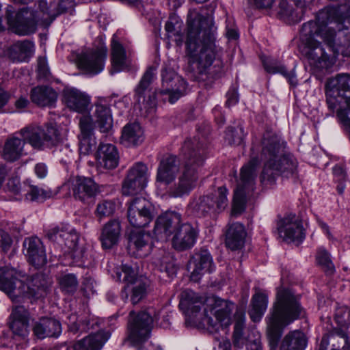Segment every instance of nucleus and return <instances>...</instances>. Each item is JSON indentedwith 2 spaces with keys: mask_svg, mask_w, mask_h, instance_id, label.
<instances>
[{
  "mask_svg": "<svg viewBox=\"0 0 350 350\" xmlns=\"http://www.w3.org/2000/svg\"><path fill=\"white\" fill-rule=\"evenodd\" d=\"M215 32L211 16L196 14L188 17L185 40L187 72L195 81H208L205 85H211L219 77L223 68L221 62L211 68L217 54Z\"/></svg>",
  "mask_w": 350,
  "mask_h": 350,
  "instance_id": "nucleus-1",
  "label": "nucleus"
},
{
  "mask_svg": "<svg viewBox=\"0 0 350 350\" xmlns=\"http://www.w3.org/2000/svg\"><path fill=\"white\" fill-rule=\"evenodd\" d=\"M35 336L40 339L46 337H57L62 332L60 323L51 318H42L33 327Z\"/></svg>",
  "mask_w": 350,
  "mask_h": 350,
  "instance_id": "nucleus-29",
  "label": "nucleus"
},
{
  "mask_svg": "<svg viewBox=\"0 0 350 350\" xmlns=\"http://www.w3.org/2000/svg\"><path fill=\"white\" fill-rule=\"evenodd\" d=\"M257 164L258 160L252 159L241 169L240 180L234 191L233 198L232 213L234 215L241 214L245 209V194L246 190H254L256 166Z\"/></svg>",
  "mask_w": 350,
  "mask_h": 350,
  "instance_id": "nucleus-9",
  "label": "nucleus"
},
{
  "mask_svg": "<svg viewBox=\"0 0 350 350\" xmlns=\"http://www.w3.org/2000/svg\"><path fill=\"white\" fill-rule=\"evenodd\" d=\"M46 237L53 241H56L59 238L65 240L66 242L76 241L79 240L77 233L68 232L59 229L58 227H54L46 232Z\"/></svg>",
  "mask_w": 350,
  "mask_h": 350,
  "instance_id": "nucleus-48",
  "label": "nucleus"
},
{
  "mask_svg": "<svg viewBox=\"0 0 350 350\" xmlns=\"http://www.w3.org/2000/svg\"><path fill=\"white\" fill-rule=\"evenodd\" d=\"M37 72L40 78H47L49 75L50 72L45 57H40L38 58Z\"/></svg>",
  "mask_w": 350,
  "mask_h": 350,
  "instance_id": "nucleus-61",
  "label": "nucleus"
},
{
  "mask_svg": "<svg viewBox=\"0 0 350 350\" xmlns=\"http://www.w3.org/2000/svg\"><path fill=\"white\" fill-rule=\"evenodd\" d=\"M261 146V159L265 161L260 174L263 187H271L279 176L296 177L298 163L291 154L286 151V142L275 133L267 131L263 134Z\"/></svg>",
  "mask_w": 350,
  "mask_h": 350,
  "instance_id": "nucleus-2",
  "label": "nucleus"
},
{
  "mask_svg": "<svg viewBox=\"0 0 350 350\" xmlns=\"http://www.w3.org/2000/svg\"><path fill=\"white\" fill-rule=\"evenodd\" d=\"M131 65L125 48L114 34L111 44V74L125 70L129 68Z\"/></svg>",
  "mask_w": 350,
  "mask_h": 350,
  "instance_id": "nucleus-23",
  "label": "nucleus"
},
{
  "mask_svg": "<svg viewBox=\"0 0 350 350\" xmlns=\"http://www.w3.org/2000/svg\"><path fill=\"white\" fill-rule=\"evenodd\" d=\"M147 285L144 282H139L133 288L131 301L133 304L139 302L146 295Z\"/></svg>",
  "mask_w": 350,
  "mask_h": 350,
  "instance_id": "nucleus-57",
  "label": "nucleus"
},
{
  "mask_svg": "<svg viewBox=\"0 0 350 350\" xmlns=\"http://www.w3.org/2000/svg\"><path fill=\"white\" fill-rule=\"evenodd\" d=\"M31 100L40 107L52 106L57 100L56 91L48 85H38L30 92Z\"/></svg>",
  "mask_w": 350,
  "mask_h": 350,
  "instance_id": "nucleus-28",
  "label": "nucleus"
},
{
  "mask_svg": "<svg viewBox=\"0 0 350 350\" xmlns=\"http://www.w3.org/2000/svg\"><path fill=\"white\" fill-rule=\"evenodd\" d=\"M246 350H262L260 333L256 329L247 331V338L245 344Z\"/></svg>",
  "mask_w": 350,
  "mask_h": 350,
  "instance_id": "nucleus-52",
  "label": "nucleus"
},
{
  "mask_svg": "<svg viewBox=\"0 0 350 350\" xmlns=\"http://www.w3.org/2000/svg\"><path fill=\"white\" fill-rule=\"evenodd\" d=\"M121 239V227L118 220L111 221V247L116 245Z\"/></svg>",
  "mask_w": 350,
  "mask_h": 350,
  "instance_id": "nucleus-58",
  "label": "nucleus"
},
{
  "mask_svg": "<svg viewBox=\"0 0 350 350\" xmlns=\"http://www.w3.org/2000/svg\"><path fill=\"white\" fill-rule=\"evenodd\" d=\"M268 304L267 296L262 293L257 292L252 297L251 308L249 310V315L254 322H258L262 319L267 310Z\"/></svg>",
  "mask_w": 350,
  "mask_h": 350,
  "instance_id": "nucleus-39",
  "label": "nucleus"
},
{
  "mask_svg": "<svg viewBox=\"0 0 350 350\" xmlns=\"http://www.w3.org/2000/svg\"><path fill=\"white\" fill-rule=\"evenodd\" d=\"M329 336L332 345L331 350H350V338L345 329L334 328Z\"/></svg>",
  "mask_w": 350,
  "mask_h": 350,
  "instance_id": "nucleus-43",
  "label": "nucleus"
},
{
  "mask_svg": "<svg viewBox=\"0 0 350 350\" xmlns=\"http://www.w3.org/2000/svg\"><path fill=\"white\" fill-rule=\"evenodd\" d=\"M161 94L169 95V102L172 104L178 100L185 93L187 82L174 71L164 69L162 70Z\"/></svg>",
  "mask_w": 350,
  "mask_h": 350,
  "instance_id": "nucleus-17",
  "label": "nucleus"
},
{
  "mask_svg": "<svg viewBox=\"0 0 350 350\" xmlns=\"http://www.w3.org/2000/svg\"><path fill=\"white\" fill-rule=\"evenodd\" d=\"M317 262L322 267L327 274H333L335 267L331 260L329 253L324 248H319L317 253Z\"/></svg>",
  "mask_w": 350,
  "mask_h": 350,
  "instance_id": "nucleus-49",
  "label": "nucleus"
},
{
  "mask_svg": "<svg viewBox=\"0 0 350 350\" xmlns=\"http://www.w3.org/2000/svg\"><path fill=\"white\" fill-rule=\"evenodd\" d=\"M234 306L230 301L215 299L209 311L204 309V323L211 331H217L220 327L228 326L231 323L230 315Z\"/></svg>",
  "mask_w": 350,
  "mask_h": 350,
  "instance_id": "nucleus-11",
  "label": "nucleus"
},
{
  "mask_svg": "<svg viewBox=\"0 0 350 350\" xmlns=\"http://www.w3.org/2000/svg\"><path fill=\"white\" fill-rule=\"evenodd\" d=\"M58 283L61 291L67 294H73L78 288V280L73 273H66L59 277Z\"/></svg>",
  "mask_w": 350,
  "mask_h": 350,
  "instance_id": "nucleus-46",
  "label": "nucleus"
},
{
  "mask_svg": "<svg viewBox=\"0 0 350 350\" xmlns=\"http://www.w3.org/2000/svg\"><path fill=\"white\" fill-rule=\"evenodd\" d=\"M245 315L241 309L237 310L234 314V326L232 334V342L235 347L243 348L247 338V333L243 332L245 328Z\"/></svg>",
  "mask_w": 350,
  "mask_h": 350,
  "instance_id": "nucleus-36",
  "label": "nucleus"
},
{
  "mask_svg": "<svg viewBox=\"0 0 350 350\" xmlns=\"http://www.w3.org/2000/svg\"><path fill=\"white\" fill-rule=\"evenodd\" d=\"M245 137L243 128L239 126L237 128L229 126L226 132V140L231 145H240Z\"/></svg>",
  "mask_w": 350,
  "mask_h": 350,
  "instance_id": "nucleus-51",
  "label": "nucleus"
},
{
  "mask_svg": "<svg viewBox=\"0 0 350 350\" xmlns=\"http://www.w3.org/2000/svg\"><path fill=\"white\" fill-rule=\"evenodd\" d=\"M179 168L180 161L176 156L169 155L163 158L157 169V181L165 185L172 183L175 180Z\"/></svg>",
  "mask_w": 350,
  "mask_h": 350,
  "instance_id": "nucleus-24",
  "label": "nucleus"
},
{
  "mask_svg": "<svg viewBox=\"0 0 350 350\" xmlns=\"http://www.w3.org/2000/svg\"><path fill=\"white\" fill-rule=\"evenodd\" d=\"M188 266L191 269L190 278L195 282H199L205 273H211L215 268L210 252L202 249L192 256Z\"/></svg>",
  "mask_w": 350,
  "mask_h": 350,
  "instance_id": "nucleus-20",
  "label": "nucleus"
},
{
  "mask_svg": "<svg viewBox=\"0 0 350 350\" xmlns=\"http://www.w3.org/2000/svg\"><path fill=\"white\" fill-rule=\"evenodd\" d=\"M50 282L41 273L34 275L27 284L18 278L14 269L0 267V290L4 291L13 301L21 296L35 297H44Z\"/></svg>",
  "mask_w": 350,
  "mask_h": 350,
  "instance_id": "nucleus-8",
  "label": "nucleus"
},
{
  "mask_svg": "<svg viewBox=\"0 0 350 350\" xmlns=\"http://www.w3.org/2000/svg\"><path fill=\"white\" fill-rule=\"evenodd\" d=\"M198 236V230L190 223L185 222L171 238L172 245L178 251L189 250L195 245Z\"/></svg>",
  "mask_w": 350,
  "mask_h": 350,
  "instance_id": "nucleus-22",
  "label": "nucleus"
},
{
  "mask_svg": "<svg viewBox=\"0 0 350 350\" xmlns=\"http://www.w3.org/2000/svg\"><path fill=\"white\" fill-rule=\"evenodd\" d=\"M184 223L180 213L167 211L157 217L154 232L157 236L167 239L172 237Z\"/></svg>",
  "mask_w": 350,
  "mask_h": 350,
  "instance_id": "nucleus-19",
  "label": "nucleus"
},
{
  "mask_svg": "<svg viewBox=\"0 0 350 350\" xmlns=\"http://www.w3.org/2000/svg\"><path fill=\"white\" fill-rule=\"evenodd\" d=\"M7 187L9 191L13 192L14 194L21 193L20 182L18 178H11L8 180Z\"/></svg>",
  "mask_w": 350,
  "mask_h": 350,
  "instance_id": "nucleus-64",
  "label": "nucleus"
},
{
  "mask_svg": "<svg viewBox=\"0 0 350 350\" xmlns=\"http://www.w3.org/2000/svg\"><path fill=\"white\" fill-rule=\"evenodd\" d=\"M279 237L287 243L301 242L305 238L304 230L301 221L295 215H288L277 223Z\"/></svg>",
  "mask_w": 350,
  "mask_h": 350,
  "instance_id": "nucleus-18",
  "label": "nucleus"
},
{
  "mask_svg": "<svg viewBox=\"0 0 350 350\" xmlns=\"http://www.w3.org/2000/svg\"><path fill=\"white\" fill-rule=\"evenodd\" d=\"M49 8L46 0H38V12L28 7L15 12L14 7L9 5L5 10L7 23L13 32L20 36L33 33L38 23L48 26L57 17L55 12Z\"/></svg>",
  "mask_w": 350,
  "mask_h": 350,
  "instance_id": "nucleus-7",
  "label": "nucleus"
},
{
  "mask_svg": "<svg viewBox=\"0 0 350 350\" xmlns=\"http://www.w3.org/2000/svg\"><path fill=\"white\" fill-rule=\"evenodd\" d=\"M335 320L340 328L347 329L350 324V308L345 306L336 308Z\"/></svg>",
  "mask_w": 350,
  "mask_h": 350,
  "instance_id": "nucleus-53",
  "label": "nucleus"
},
{
  "mask_svg": "<svg viewBox=\"0 0 350 350\" xmlns=\"http://www.w3.org/2000/svg\"><path fill=\"white\" fill-rule=\"evenodd\" d=\"M263 66L265 70L271 74L280 73L283 75L291 85L295 86L297 84L295 74L294 72H288L286 67L276 62L263 61Z\"/></svg>",
  "mask_w": 350,
  "mask_h": 350,
  "instance_id": "nucleus-44",
  "label": "nucleus"
},
{
  "mask_svg": "<svg viewBox=\"0 0 350 350\" xmlns=\"http://www.w3.org/2000/svg\"><path fill=\"white\" fill-rule=\"evenodd\" d=\"M78 240L76 241L66 242L65 244L72 250V258L77 262H83L86 258V249L84 246L78 245Z\"/></svg>",
  "mask_w": 350,
  "mask_h": 350,
  "instance_id": "nucleus-55",
  "label": "nucleus"
},
{
  "mask_svg": "<svg viewBox=\"0 0 350 350\" xmlns=\"http://www.w3.org/2000/svg\"><path fill=\"white\" fill-rule=\"evenodd\" d=\"M307 3L301 4L295 2L296 8L289 5L285 1H282L280 3V14L286 18L290 23H297L302 20L306 10Z\"/></svg>",
  "mask_w": 350,
  "mask_h": 350,
  "instance_id": "nucleus-37",
  "label": "nucleus"
},
{
  "mask_svg": "<svg viewBox=\"0 0 350 350\" xmlns=\"http://www.w3.org/2000/svg\"><path fill=\"white\" fill-rule=\"evenodd\" d=\"M18 133L22 139L12 136L5 142L2 157L7 161H15L24 154L25 142L34 148L41 150L56 146L59 140L58 130L53 123L46 124L42 127L30 125L22 129Z\"/></svg>",
  "mask_w": 350,
  "mask_h": 350,
  "instance_id": "nucleus-5",
  "label": "nucleus"
},
{
  "mask_svg": "<svg viewBox=\"0 0 350 350\" xmlns=\"http://www.w3.org/2000/svg\"><path fill=\"white\" fill-rule=\"evenodd\" d=\"M336 10L333 8L323 9L319 11L314 20H310L302 25L300 30V38L301 44L317 41L316 36H320L327 46L332 51L334 56L341 53L344 57H350V31L343 32V29L338 27V31L343 35V40L339 43H336V30L334 27L327 28L329 23L334 21V15ZM345 23L350 24V18L345 20Z\"/></svg>",
  "mask_w": 350,
  "mask_h": 350,
  "instance_id": "nucleus-3",
  "label": "nucleus"
},
{
  "mask_svg": "<svg viewBox=\"0 0 350 350\" xmlns=\"http://www.w3.org/2000/svg\"><path fill=\"white\" fill-rule=\"evenodd\" d=\"M34 44L29 40L18 41L10 48V56L14 61L25 62L33 53Z\"/></svg>",
  "mask_w": 350,
  "mask_h": 350,
  "instance_id": "nucleus-40",
  "label": "nucleus"
},
{
  "mask_svg": "<svg viewBox=\"0 0 350 350\" xmlns=\"http://www.w3.org/2000/svg\"><path fill=\"white\" fill-rule=\"evenodd\" d=\"M64 101L70 109L83 112L89 105L90 97L77 89L70 88L64 90Z\"/></svg>",
  "mask_w": 350,
  "mask_h": 350,
  "instance_id": "nucleus-31",
  "label": "nucleus"
},
{
  "mask_svg": "<svg viewBox=\"0 0 350 350\" xmlns=\"http://www.w3.org/2000/svg\"><path fill=\"white\" fill-rule=\"evenodd\" d=\"M66 323L68 330L73 334L87 332L92 328L90 320L85 318L78 321L75 314H72L67 317Z\"/></svg>",
  "mask_w": 350,
  "mask_h": 350,
  "instance_id": "nucleus-45",
  "label": "nucleus"
},
{
  "mask_svg": "<svg viewBox=\"0 0 350 350\" xmlns=\"http://www.w3.org/2000/svg\"><path fill=\"white\" fill-rule=\"evenodd\" d=\"M25 191V198L30 201L43 202L52 196L51 191L44 190L33 185L27 186Z\"/></svg>",
  "mask_w": 350,
  "mask_h": 350,
  "instance_id": "nucleus-47",
  "label": "nucleus"
},
{
  "mask_svg": "<svg viewBox=\"0 0 350 350\" xmlns=\"http://www.w3.org/2000/svg\"><path fill=\"white\" fill-rule=\"evenodd\" d=\"M184 165L178 183L171 188L170 196L174 198L188 195L198 185L200 171L204 162L205 150L198 138L187 139L182 147Z\"/></svg>",
  "mask_w": 350,
  "mask_h": 350,
  "instance_id": "nucleus-6",
  "label": "nucleus"
},
{
  "mask_svg": "<svg viewBox=\"0 0 350 350\" xmlns=\"http://www.w3.org/2000/svg\"><path fill=\"white\" fill-rule=\"evenodd\" d=\"M148 167L143 162L134 163L129 170L122 186L124 196L135 195L142 191L147 185Z\"/></svg>",
  "mask_w": 350,
  "mask_h": 350,
  "instance_id": "nucleus-14",
  "label": "nucleus"
},
{
  "mask_svg": "<svg viewBox=\"0 0 350 350\" xmlns=\"http://www.w3.org/2000/svg\"><path fill=\"white\" fill-rule=\"evenodd\" d=\"M107 53V48L106 46H100V48L95 50L92 49L83 52L77 55V66L86 73L96 75L104 68Z\"/></svg>",
  "mask_w": 350,
  "mask_h": 350,
  "instance_id": "nucleus-16",
  "label": "nucleus"
},
{
  "mask_svg": "<svg viewBox=\"0 0 350 350\" xmlns=\"http://www.w3.org/2000/svg\"><path fill=\"white\" fill-rule=\"evenodd\" d=\"M302 308L298 298L289 289H278L276 300L265 320L266 334L271 348L278 346L284 328L298 319Z\"/></svg>",
  "mask_w": 350,
  "mask_h": 350,
  "instance_id": "nucleus-4",
  "label": "nucleus"
},
{
  "mask_svg": "<svg viewBox=\"0 0 350 350\" xmlns=\"http://www.w3.org/2000/svg\"><path fill=\"white\" fill-rule=\"evenodd\" d=\"M202 305V298L193 291L187 289L181 293L179 307L188 314L195 315Z\"/></svg>",
  "mask_w": 350,
  "mask_h": 350,
  "instance_id": "nucleus-35",
  "label": "nucleus"
},
{
  "mask_svg": "<svg viewBox=\"0 0 350 350\" xmlns=\"http://www.w3.org/2000/svg\"><path fill=\"white\" fill-rule=\"evenodd\" d=\"M23 245L26 250V256L31 265L36 268L46 263V256L42 241L38 237L25 239Z\"/></svg>",
  "mask_w": 350,
  "mask_h": 350,
  "instance_id": "nucleus-26",
  "label": "nucleus"
},
{
  "mask_svg": "<svg viewBox=\"0 0 350 350\" xmlns=\"http://www.w3.org/2000/svg\"><path fill=\"white\" fill-rule=\"evenodd\" d=\"M75 2L74 0H60L58 3L55 14L57 16L59 14L70 12L73 11L75 7Z\"/></svg>",
  "mask_w": 350,
  "mask_h": 350,
  "instance_id": "nucleus-59",
  "label": "nucleus"
},
{
  "mask_svg": "<svg viewBox=\"0 0 350 350\" xmlns=\"http://www.w3.org/2000/svg\"><path fill=\"white\" fill-rule=\"evenodd\" d=\"M11 317L12 320L10 327L14 335L25 338L29 334L28 312L23 306H16L13 308Z\"/></svg>",
  "mask_w": 350,
  "mask_h": 350,
  "instance_id": "nucleus-27",
  "label": "nucleus"
},
{
  "mask_svg": "<svg viewBox=\"0 0 350 350\" xmlns=\"http://www.w3.org/2000/svg\"><path fill=\"white\" fill-rule=\"evenodd\" d=\"M107 340V335L98 332L75 341L72 347L73 350H100Z\"/></svg>",
  "mask_w": 350,
  "mask_h": 350,
  "instance_id": "nucleus-34",
  "label": "nucleus"
},
{
  "mask_svg": "<svg viewBox=\"0 0 350 350\" xmlns=\"http://www.w3.org/2000/svg\"><path fill=\"white\" fill-rule=\"evenodd\" d=\"M227 205V189L226 187H220L215 194L200 197L195 208L198 214L206 216L221 212Z\"/></svg>",
  "mask_w": 350,
  "mask_h": 350,
  "instance_id": "nucleus-15",
  "label": "nucleus"
},
{
  "mask_svg": "<svg viewBox=\"0 0 350 350\" xmlns=\"http://www.w3.org/2000/svg\"><path fill=\"white\" fill-rule=\"evenodd\" d=\"M245 237L244 226L240 223H233L226 232V245L231 250H240L244 245Z\"/></svg>",
  "mask_w": 350,
  "mask_h": 350,
  "instance_id": "nucleus-32",
  "label": "nucleus"
},
{
  "mask_svg": "<svg viewBox=\"0 0 350 350\" xmlns=\"http://www.w3.org/2000/svg\"><path fill=\"white\" fill-rule=\"evenodd\" d=\"M97 167L100 171L108 170L109 160V144L100 143L96 154Z\"/></svg>",
  "mask_w": 350,
  "mask_h": 350,
  "instance_id": "nucleus-50",
  "label": "nucleus"
},
{
  "mask_svg": "<svg viewBox=\"0 0 350 350\" xmlns=\"http://www.w3.org/2000/svg\"><path fill=\"white\" fill-rule=\"evenodd\" d=\"M307 339L302 332L295 330L288 333L283 338L280 350H304Z\"/></svg>",
  "mask_w": 350,
  "mask_h": 350,
  "instance_id": "nucleus-38",
  "label": "nucleus"
},
{
  "mask_svg": "<svg viewBox=\"0 0 350 350\" xmlns=\"http://www.w3.org/2000/svg\"><path fill=\"white\" fill-rule=\"evenodd\" d=\"M12 244V239L10 234L0 228V248L3 252H7Z\"/></svg>",
  "mask_w": 350,
  "mask_h": 350,
  "instance_id": "nucleus-60",
  "label": "nucleus"
},
{
  "mask_svg": "<svg viewBox=\"0 0 350 350\" xmlns=\"http://www.w3.org/2000/svg\"><path fill=\"white\" fill-rule=\"evenodd\" d=\"M116 275L118 281H125L128 283H133L135 280V273L134 270L128 265H123L121 271L118 269L116 271Z\"/></svg>",
  "mask_w": 350,
  "mask_h": 350,
  "instance_id": "nucleus-56",
  "label": "nucleus"
},
{
  "mask_svg": "<svg viewBox=\"0 0 350 350\" xmlns=\"http://www.w3.org/2000/svg\"><path fill=\"white\" fill-rule=\"evenodd\" d=\"M181 24L182 23L179 21L178 17L175 16H170L165 25V29L167 32L168 39L172 38L173 35L177 34L179 31H181Z\"/></svg>",
  "mask_w": 350,
  "mask_h": 350,
  "instance_id": "nucleus-54",
  "label": "nucleus"
},
{
  "mask_svg": "<svg viewBox=\"0 0 350 350\" xmlns=\"http://www.w3.org/2000/svg\"><path fill=\"white\" fill-rule=\"evenodd\" d=\"M79 126L81 133L78 136L79 150L83 154L91 151L95 142L93 138V124L90 117H83L80 120Z\"/></svg>",
  "mask_w": 350,
  "mask_h": 350,
  "instance_id": "nucleus-30",
  "label": "nucleus"
},
{
  "mask_svg": "<svg viewBox=\"0 0 350 350\" xmlns=\"http://www.w3.org/2000/svg\"><path fill=\"white\" fill-rule=\"evenodd\" d=\"M127 217L133 227H146L154 218L151 203L143 197L133 198L128 203Z\"/></svg>",
  "mask_w": 350,
  "mask_h": 350,
  "instance_id": "nucleus-13",
  "label": "nucleus"
},
{
  "mask_svg": "<svg viewBox=\"0 0 350 350\" xmlns=\"http://www.w3.org/2000/svg\"><path fill=\"white\" fill-rule=\"evenodd\" d=\"M154 263L161 273H164L168 278H173L177 272V267L173 256L170 252L162 251L161 254L154 258Z\"/></svg>",
  "mask_w": 350,
  "mask_h": 350,
  "instance_id": "nucleus-41",
  "label": "nucleus"
},
{
  "mask_svg": "<svg viewBox=\"0 0 350 350\" xmlns=\"http://www.w3.org/2000/svg\"><path fill=\"white\" fill-rule=\"evenodd\" d=\"M299 51L316 72L327 70L334 64V58L329 55L319 41L301 44Z\"/></svg>",
  "mask_w": 350,
  "mask_h": 350,
  "instance_id": "nucleus-12",
  "label": "nucleus"
},
{
  "mask_svg": "<svg viewBox=\"0 0 350 350\" xmlns=\"http://www.w3.org/2000/svg\"><path fill=\"white\" fill-rule=\"evenodd\" d=\"M96 215L98 217L99 220H101L109 215L107 201L105 200L98 204L96 208Z\"/></svg>",
  "mask_w": 350,
  "mask_h": 350,
  "instance_id": "nucleus-63",
  "label": "nucleus"
},
{
  "mask_svg": "<svg viewBox=\"0 0 350 350\" xmlns=\"http://www.w3.org/2000/svg\"><path fill=\"white\" fill-rule=\"evenodd\" d=\"M72 191L75 199L87 202L100 192V187L91 178L77 176L72 180Z\"/></svg>",
  "mask_w": 350,
  "mask_h": 350,
  "instance_id": "nucleus-21",
  "label": "nucleus"
},
{
  "mask_svg": "<svg viewBox=\"0 0 350 350\" xmlns=\"http://www.w3.org/2000/svg\"><path fill=\"white\" fill-rule=\"evenodd\" d=\"M144 140V130L137 122H129L122 129L121 141L128 146H137Z\"/></svg>",
  "mask_w": 350,
  "mask_h": 350,
  "instance_id": "nucleus-33",
  "label": "nucleus"
},
{
  "mask_svg": "<svg viewBox=\"0 0 350 350\" xmlns=\"http://www.w3.org/2000/svg\"><path fill=\"white\" fill-rule=\"evenodd\" d=\"M100 241L103 249H109V222H107L104 225L100 236Z\"/></svg>",
  "mask_w": 350,
  "mask_h": 350,
  "instance_id": "nucleus-62",
  "label": "nucleus"
},
{
  "mask_svg": "<svg viewBox=\"0 0 350 350\" xmlns=\"http://www.w3.org/2000/svg\"><path fill=\"white\" fill-rule=\"evenodd\" d=\"M109 103L107 98H98L95 104V117L96 122L100 129V132L107 133L109 130L107 126V120L109 114Z\"/></svg>",
  "mask_w": 350,
  "mask_h": 350,
  "instance_id": "nucleus-42",
  "label": "nucleus"
},
{
  "mask_svg": "<svg viewBox=\"0 0 350 350\" xmlns=\"http://www.w3.org/2000/svg\"><path fill=\"white\" fill-rule=\"evenodd\" d=\"M150 234L133 230L129 234L128 249L136 257H145L150 253Z\"/></svg>",
  "mask_w": 350,
  "mask_h": 350,
  "instance_id": "nucleus-25",
  "label": "nucleus"
},
{
  "mask_svg": "<svg viewBox=\"0 0 350 350\" xmlns=\"http://www.w3.org/2000/svg\"><path fill=\"white\" fill-rule=\"evenodd\" d=\"M157 68L149 66L135 88L134 99L140 110L151 112L157 105L156 92L152 91L150 84L156 78Z\"/></svg>",
  "mask_w": 350,
  "mask_h": 350,
  "instance_id": "nucleus-10",
  "label": "nucleus"
}]
</instances>
